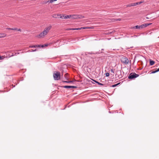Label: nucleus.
Returning <instances> with one entry per match:
<instances>
[{"mask_svg": "<svg viewBox=\"0 0 159 159\" xmlns=\"http://www.w3.org/2000/svg\"><path fill=\"white\" fill-rule=\"evenodd\" d=\"M90 28H91V27H83L82 29H90Z\"/></svg>", "mask_w": 159, "mask_h": 159, "instance_id": "24", "label": "nucleus"}, {"mask_svg": "<svg viewBox=\"0 0 159 159\" xmlns=\"http://www.w3.org/2000/svg\"><path fill=\"white\" fill-rule=\"evenodd\" d=\"M68 30H75L76 28H70V29H69Z\"/></svg>", "mask_w": 159, "mask_h": 159, "instance_id": "27", "label": "nucleus"}, {"mask_svg": "<svg viewBox=\"0 0 159 159\" xmlns=\"http://www.w3.org/2000/svg\"><path fill=\"white\" fill-rule=\"evenodd\" d=\"M57 16H60V15L57 14Z\"/></svg>", "mask_w": 159, "mask_h": 159, "instance_id": "51", "label": "nucleus"}, {"mask_svg": "<svg viewBox=\"0 0 159 159\" xmlns=\"http://www.w3.org/2000/svg\"><path fill=\"white\" fill-rule=\"evenodd\" d=\"M47 1H46V2H45V3H48V2H47Z\"/></svg>", "mask_w": 159, "mask_h": 159, "instance_id": "50", "label": "nucleus"}, {"mask_svg": "<svg viewBox=\"0 0 159 159\" xmlns=\"http://www.w3.org/2000/svg\"><path fill=\"white\" fill-rule=\"evenodd\" d=\"M14 56H15V55H14V54H12V55H11L10 56V57H12Z\"/></svg>", "mask_w": 159, "mask_h": 159, "instance_id": "42", "label": "nucleus"}, {"mask_svg": "<svg viewBox=\"0 0 159 159\" xmlns=\"http://www.w3.org/2000/svg\"><path fill=\"white\" fill-rule=\"evenodd\" d=\"M121 61L123 63L128 64L129 63V60L126 57L123 56L121 58Z\"/></svg>", "mask_w": 159, "mask_h": 159, "instance_id": "7", "label": "nucleus"}, {"mask_svg": "<svg viewBox=\"0 0 159 159\" xmlns=\"http://www.w3.org/2000/svg\"><path fill=\"white\" fill-rule=\"evenodd\" d=\"M65 16H60V18L61 19H64V17Z\"/></svg>", "mask_w": 159, "mask_h": 159, "instance_id": "34", "label": "nucleus"}, {"mask_svg": "<svg viewBox=\"0 0 159 159\" xmlns=\"http://www.w3.org/2000/svg\"><path fill=\"white\" fill-rule=\"evenodd\" d=\"M73 81H68V83H72V82H73Z\"/></svg>", "mask_w": 159, "mask_h": 159, "instance_id": "39", "label": "nucleus"}, {"mask_svg": "<svg viewBox=\"0 0 159 159\" xmlns=\"http://www.w3.org/2000/svg\"><path fill=\"white\" fill-rule=\"evenodd\" d=\"M6 36V35L5 34H0V38L5 37Z\"/></svg>", "mask_w": 159, "mask_h": 159, "instance_id": "11", "label": "nucleus"}, {"mask_svg": "<svg viewBox=\"0 0 159 159\" xmlns=\"http://www.w3.org/2000/svg\"><path fill=\"white\" fill-rule=\"evenodd\" d=\"M155 63V61L153 60H152L151 59L149 60V63L150 65L152 66Z\"/></svg>", "mask_w": 159, "mask_h": 159, "instance_id": "10", "label": "nucleus"}, {"mask_svg": "<svg viewBox=\"0 0 159 159\" xmlns=\"http://www.w3.org/2000/svg\"><path fill=\"white\" fill-rule=\"evenodd\" d=\"M62 82H63V83H68V81H62Z\"/></svg>", "mask_w": 159, "mask_h": 159, "instance_id": "33", "label": "nucleus"}, {"mask_svg": "<svg viewBox=\"0 0 159 159\" xmlns=\"http://www.w3.org/2000/svg\"><path fill=\"white\" fill-rule=\"evenodd\" d=\"M120 84V83H117V84L112 85L110 87H115L116 86H117L118 85Z\"/></svg>", "mask_w": 159, "mask_h": 159, "instance_id": "15", "label": "nucleus"}, {"mask_svg": "<svg viewBox=\"0 0 159 159\" xmlns=\"http://www.w3.org/2000/svg\"><path fill=\"white\" fill-rule=\"evenodd\" d=\"M121 70H116V74L115 75L116 78L118 79H120L122 77L121 74Z\"/></svg>", "mask_w": 159, "mask_h": 159, "instance_id": "5", "label": "nucleus"}, {"mask_svg": "<svg viewBox=\"0 0 159 159\" xmlns=\"http://www.w3.org/2000/svg\"><path fill=\"white\" fill-rule=\"evenodd\" d=\"M131 5L132 7L134 6H136V3H131Z\"/></svg>", "mask_w": 159, "mask_h": 159, "instance_id": "22", "label": "nucleus"}, {"mask_svg": "<svg viewBox=\"0 0 159 159\" xmlns=\"http://www.w3.org/2000/svg\"><path fill=\"white\" fill-rule=\"evenodd\" d=\"M71 17L73 19H77L84 18V16L80 15H71Z\"/></svg>", "mask_w": 159, "mask_h": 159, "instance_id": "6", "label": "nucleus"}, {"mask_svg": "<svg viewBox=\"0 0 159 159\" xmlns=\"http://www.w3.org/2000/svg\"><path fill=\"white\" fill-rule=\"evenodd\" d=\"M7 30H12V28H7Z\"/></svg>", "mask_w": 159, "mask_h": 159, "instance_id": "38", "label": "nucleus"}, {"mask_svg": "<svg viewBox=\"0 0 159 159\" xmlns=\"http://www.w3.org/2000/svg\"><path fill=\"white\" fill-rule=\"evenodd\" d=\"M95 83H97L98 81H96V80H94L91 79Z\"/></svg>", "mask_w": 159, "mask_h": 159, "instance_id": "32", "label": "nucleus"}, {"mask_svg": "<svg viewBox=\"0 0 159 159\" xmlns=\"http://www.w3.org/2000/svg\"><path fill=\"white\" fill-rule=\"evenodd\" d=\"M131 5V3H129V4L127 5L126 6V7H132Z\"/></svg>", "mask_w": 159, "mask_h": 159, "instance_id": "23", "label": "nucleus"}, {"mask_svg": "<svg viewBox=\"0 0 159 159\" xmlns=\"http://www.w3.org/2000/svg\"><path fill=\"white\" fill-rule=\"evenodd\" d=\"M62 66L61 67V70H63V69H68L69 68H72L73 66L69 64H64L61 65Z\"/></svg>", "mask_w": 159, "mask_h": 159, "instance_id": "4", "label": "nucleus"}, {"mask_svg": "<svg viewBox=\"0 0 159 159\" xmlns=\"http://www.w3.org/2000/svg\"><path fill=\"white\" fill-rule=\"evenodd\" d=\"M88 82H91L92 83H93V84H95V83H94L93 82L91 81V80H89V81H88Z\"/></svg>", "mask_w": 159, "mask_h": 159, "instance_id": "41", "label": "nucleus"}, {"mask_svg": "<svg viewBox=\"0 0 159 159\" xmlns=\"http://www.w3.org/2000/svg\"><path fill=\"white\" fill-rule=\"evenodd\" d=\"M87 71L88 72H89V71H88V70H87Z\"/></svg>", "mask_w": 159, "mask_h": 159, "instance_id": "53", "label": "nucleus"}, {"mask_svg": "<svg viewBox=\"0 0 159 159\" xmlns=\"http://www.w3.org/2000/svg\"><path fill=\"white\" fill-rule=\"evenodd\" d=\"M39 47L43 48V47H44V45H38V47Z\"/></svg>", "mask_w": 159, "mask_h": 159, "instance_id": "31", "label": "nucleus"}, {"mask_svg": "<svg viewBox=\"0 0 159 159\" xmlns=\"http://www.w3.org/2000/svg\"><path fill=\"white\" fill-rule=\"evenodd\" d=\"M159 71V70H155V71L151 72L150 74L155 73Z\"/></svg>", "mask_w": 159, "mask_h": 159, "instance_id": "21", "label": "nucleus"}, {"mask_svg": "<svg viewBox=\"0 0 159 159\" xmlns=\"http://www.w3.org/2000/svg\"><path fill=\"white\" fill-rule=\"evenodd\" d=\"M54 80H58L60 79V73L59 71H55L53 74Z\"/></svg>", "mask_w": 159, "mask_h": 159, "instance_id": "2", "label": "nucleus"}, {"mask_svg": "<svg viewBox=\"0 0 159 159\" xmlns=\"http://www.w3.org/2000/svg\"><path fill=\"white\" fill-rule=\"evenodd\" d=\"M109 112L110 113H111V112H110V111H109Z\"/></svg>", "mask_w": 159, "mask_h": 159, "instance_id": "54", "label": "nucleus"}, {"mask_svg": "<svg viewBox=\"0 0 159 159\" xmlns=\"http://www.w3.org/2000/svg\"><path fill=\"white\" fill-rule=\"evenodd\" d=\"M12 30H17L18 31H21V30L20 29H18L16 28H12Z\"/></svg>", "mask_w": 159, "mask_h": 159, "instance_id": "14", "label": "nucleus"}, {"mask_svg": "<svg viewBox=\"0 0 159 159\" xmlns=\"http://www.w3.org/2000/svg\"><path fill=\"white\" fill-rule=\"evenodd\" d=\"M97 84L99 85H102V86L104 85L105 84L99 82H98L97 83Z\"/></svg>", "mask_w": 159, "mask_h": 159, "instance_id": "17", "label": "nucleus"}, {"mask_svg": "<svg viewBox=\"0 0 159 159\" xmlns=\"http://www.w3.org/2000/svg\"><path fill=\"white\" fill-rule=\"evenodd\" d=\"M44 45V47L45 46H47L48 45V44H45L44 45Z\"/></svg>", "mask_w": 159, "mask_h": 159, "instance_id": "43", "label": "nucleus"}, {"mask_svg": "<svg viewBox=\"0 0 159 159\" xmlns=\"http://www.w3.org/2000/svg\"><path fill=\"white\" fill-rule=\"evenodd\" d=\"M111 71L112 72L114 73V70H111Z\"/></svg>", "mask_w": 159, "mask_h": 159, "instance_id": "47", "label": "nucleus"}, {"mask_svg": "<svg viewBox=\"0 0 159 159\" xmlns=\"http://www.w3.org/2000/svg\"><path fill=\"white\" fill-rule=\"evenodd\" d=\"M136 3V5H139L140 4L139 2H135Z\"/></svg>", "mask_w": 159, "mask_h": 159, "instance_id": "36", "label": "nucleus"}, {"mask_svg": "<svg viewBox=\"0 0 159 159\" xmlns=\"http://www.w3.org/2000/svg\"><path fill=\"white\" fill-rule=\"evenodd\" d=\"M77 88V87L74 86H71V88L75 89Z\"/></svg>", "mask_w": 159, "mask_h": 159, "instance_id": "26", "label": "nucleus"}, {"mask_svg": "<svg viewBox=\"0 0 159 159\" xmlns=\"http://www.w3.org/2000/svg\"><path fill=\"white\" fill-rule=\"evenodd\" d=\"M38 47V45H30L29 46V48H36Z\"/></svg>", "mask_w": 159, "mask_h": 159, "instance_id": "19", "label": "nucleus"}, {"mask_svg": "<svg viewBox=\"0 0 159 159\" xmlns=\"http://www.w3.org/2000/svg\"><path fill=\"white\" fill-rule=\"evenodd\" d=\"M143 1H141V2H139L140 4L143 3Z\"/></svg>", "mask_w": 159, "mask_h": 159, "instance_id": "40", "label": "nucleus"}, {"mask_svg": "<svg viewBox=\"0 0 159 159\" xmlns=\"http://www.w3.org/2000/svg\"><path fill=\"white\" fill-rule=\"evenodd\" d=\"M83 28L82 27H81L80 28H76V30H81L82 29V28Z\"/></svg>", "mask_w": 159, "mask_h": 159, "instance_id": "29", "label": "nucleus"}, {"mask_svg": "<svg viewBox=\"0 0 159 159\" xmlns=\"http://www.w3.org/2000/svg\"><path fill=\"white\" fill-rule=\"evenodd\" d=\"M105 75L106 77H108L109 76V73L108 72L106 73L105 74Z\"/></svg>", "mask_w": 159, "mask_h": 159, "instance_id": "25", "label": "nucleus"}, {"mask_svg": "<svg viewBox=\"0 0 159 159\" xmlns=\"http://www.w3.org/2000/svg\"><path fill=\"white\" fill-rule=\"evenodd\" d=\"M51 28V25H49L48 27H47L41 33L37 35L36 37L39 38H43L48 34Z\"/></svg>", "mask_w": 159, "mask_h": 159, "instance_id": "1", "label": "nucleus"}, {"mask_svg": "<svg viewBox=\"0 0 159 159\" xmlns=\"http://www.w3.org/2000/svg\"><path fill=\"white\" fill-rule=\"evenodd\" d=\"M88 54H94V53H93V52H87Z\"/></svg>", "mask_w": 159, "mask_h": 159, "instance_id": "30", "label": "nucleus"}, {"mask_svg": "<svg viewBox=\"0 0 159 159\" xmlns=\"http://www.w3.org/2000/svg\"><path fill=\"white\" fill-rule=\"evenodd\" d=\"M31 50H29L28 51H27L28 52H30Z\"/></svg>", "mask_w": 159, "mask_h": 159, "instance_id": "46", "label": "nucleus"}, {"mask_svg": "<svg viewBox=\"0 0 159 159\" xmlns=\"http://www.w3.org/2000/svg\"><path fill=\"white\" fill-rule=\"evenodd\" d=\"M135 66H133V68H134V69H135Z\"/></svg>", "mask_w": 159, "mask_h": 159, "instance_id": "49", "label": "nucleus"}, {"mask_svg": "<svg viewBox=\"0 0 159 159\" xmlns=\"http://www.w3.org/2000/svg\"><path fill=\"white\" fill-rule=\"evenodd\" d=\"M104 50V49H102V50Z\"/></svg>", "mask_w": 159, "mask_h": 159, "instance_id": "52", "label": "nucleus"}, {"mask_svg": "<svg viewBox=\"0 0 159 159\" xmlns=\"http://www.w3.org/2000/svg\"><path fill=\"white\" fill-rule=\"evenodd\" d=\"M3 57L1 56H0V60L3 59Z\"/></svg>", "mask_w": 159, "mask_h": 159, "instance_id": "35", "label": "nucleus"}, {"mask_svg": "<svg viewBox=\"0 0 159 159\" xmlns=\"http://www.w3.org/2000/svg\"><path fill=\"white\" fill-rule=\"evenodd\" d=\"M62 87L66 89H71V86L66 85L63 86Z\"/></svg>", "mask_w": 159, "mask_h": 159, "instance_id": "12", "label": "nucleus"}, {"mask_svg": "<svg viewBox=\"0 0 159 159\" xmlns=\"http://www.w3.org/2000/svg\"><path fill=\"white\" fill-rule=\"evenodd\" d=\"M106 81V80L105 79H103L102 80H101L100 81L101 82V83H104L105 84V81Z\"/></svg>", "mask_w": 159, "mask_h": 159, "instance_id": "20", "label": "nucleus"}, {"mask_svg": "<svg viewBox=\"0 0 159 159\" xmlns=\"http://www.w3.org/2000/svg\"><path fill=\"white\" fill-rule=\"evenodd\" d=\"M151 24H142L141 25V27H142V28H144L145 27H146L148 26L149 25H151Z\"/></svg>", "mask_w": 159, "mask_h": 159, "instance_id": "9", "label": "nucleus"}, {"mask_svg": "<svg viewBox=\"0 0 159 159\" xmlns=\"http://www.w3.org/2000/svg\"><path fill=\"white\" fill-rule=\"evenodd\" d=\"M139 76V75L138 74H137L135 73H131L129 74L128 76V78L130 80H133L138 77Z\"/></svg>", "mask_w": 159, "mask_h": 159, "instance_id": "3", "label": "nucleus"}, {"mask_svg": "<svg viewBox=\"0 0 159 159\" xmlns=\"http://www.w3.org/2000/svg\"><path fill=\"white\" fill-rule=\"evenodd\" d=\"M30 52H34V50H33V49L31 50Z\"/></svg>", "mask_w": 159, "mask_h": 159, "instance_id": "45", "label": "nucleus"}, {"mask_svg": "<svg viewBox=\"0 0 159 159\" xmlns=\"http://www.w3.org/2000/svg\"><path fill=\"white\" fill-rule=\"evenodd\" d=\"M56 1H57V0H50L48 1L47 2H49V3H52L53 2Z\"/></svg>", "mask_w": 159, "mask_h": 159, "instance_id": "18", "label": "nucleus"}, {"mask_svg": "<svg viewBox=\"0 0 159 159\" xmlns=\"http://www.w3.org/2000/svg\"><path fill=\"white\" fill-rule=\"evenodd\" d=\"M153 70H159V67L155 68Z\"/></svg>", "mask_w": 159, "mask_h": 159, "instance_id": "37", "label": "nucleus"}, {"mask_svg": "<svg viewBox=\"0 0 159 159\" xmlns=\"http://www.w3.org/2000/svg\"><path fill=\"white\" fill-rule=\"evenodd\" d=\"M37 51V49H35L34 50V52H35V51Z\"/></svg>", "mask_w": 159, "mask_h": 159, "instance_id": "48", "label": "nucleus"}, {"mask_svg": "<svg viewBox=\"0 0 159 159\" xmlns=\"http://www.w3.org/2000/svg\"><path fill=\"white\" fill-rule=\"evenodd\" d=\"M132 29H140L142 28V27H141V25H136L135 26H134L132 28Z\"/></svg>", "mask_w": 159, "mask_h": 159, "instance_id": "8", "label": "nucleus"}, {"mask_svg": "<svg viewBox=\"0 0 159 159\" xmlns=\"http://www.w3.org/2000/svg\"><path fill=\"white\" fill-rule=\"evenodd\" d=\"M71 17V15H67L66 16H65L64 17V19H67L68 18H70Z\"/></svg>", "mask_w": 159, "mask_h": 159, "instance_id": "13", "label": "nucleus"}, {"mask_svg": "<svg viewBox=\"0 0 159 159\" xmlns=\"http://www.w3.org/2000/svg\"><path fill=\"white\" fill-rule=\"evenodd\" d=\"M121 20V19H113V20H112V22H114V21H120Z\"/></svg>", "mask_w": 159, "mask_h": 159, "instance_id": "16", "label": "nucleus"}, {"mask_svg": "<svg viewBox=\"0 0 159 159\" xmlns=\"http://www.w3.org/2000/svg\"><path fill=\"white\" fill-rule=\"evenodd\" d=\"M20 52H16L14 54V55L15 56H17V55H18V54H20Z\"/></svg>", "mask_w": 159, "mask_h": 159, "instance_id": "28", "label": "nucleus"}, {"mask_svg": "<svg viewBox=\"0 0 159 159\" xmlns=\"http://www.w3.org/2000/svg\"><path fill=\"white\" fill-rule=\"evenodd\" d=\"M158 38H159V36L158 37Z\"/></svg>", "mask_w": 159, "mask_h": 159, "instance_id": "55", "label": "nucleus"}, {"mask_svg": "<svg viewBox=\"0 0 159 159\" xmlns=\"http://www.w3.org/2000/svg\"><path fill=\"white\" fill-rule=\"evenodd\" d=\"M143 68H140V69H139V68H137V70H142Z\"/></svg>", "mask_w": 159, "mask_h": 159, "instance_id": "44", "label": "nucleus"}]
</instances>
